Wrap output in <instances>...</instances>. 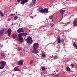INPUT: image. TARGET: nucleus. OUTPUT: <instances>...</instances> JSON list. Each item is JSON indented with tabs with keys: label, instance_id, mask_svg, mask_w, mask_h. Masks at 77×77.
<instances>
[{
	"label": "nucleus",
	"instance_id": "23",
	"mask_svg": "<svg viewBox=\"0 0 77 77\" xmlns=\"http://www.w3.org/2000/svg\"><path fill=\"white\" fill-rule=\"evenodd\" d=\"M18 50L19 51H21V50H22V47H18Z\"/></svg>",
	"mask_w": 77,
	"mask_h": 77
},
{
	"label": "nucleus",
	"instance_id": "40",
	"mask_svg": "<svg viewBox=\"0 0 77 77\" xmlns=\"http://www.w3.org/2000/svg\"><path fill=\"white\" fill-rule=\"evenodd\" d=\"M17 1L18 2H20L21 0H17Z\"/></svg>",
	"mask_w": 77,
	"mask_h": 77
},
{
	"label": "nucleus",
	"instance_id": "34",
	"mask_svg": "<svg viewBox=\"0 0 77 77\" xmlns=\"http://www.w3.org/2000/svg\"><path fill=\"white\" fill-rule=\"evenodd\" d=\"M14 14H10V16H14Z\"/></svg>",
	"mask_w": 77,
	"mask_h": 77
},
{
	"label": "nucleus",
	"instance_id": "39",
	"mask_svg": "<svg viewBox=\"0 0 77 77\" xmlns=\"http://www.w3.org/2000/svg\"><path fill=\"white\" fill-rule=\"evenodd\" d=\"M30 18H32V19H33V18H34V17L31 16H30Z\"/></svg>",
	"mask_w": 77,
	"mask_h": 77
},
{
	"label": "nucleus",
	"instance_id": "16",
	"mask_svg": "<svg viewBox=\"0 0 77 77\" xmlns=\"http://www.w3.org/2000/svg\"><path fill=\"white\" fill-rule=\"evenodd\" d=\"M65 11L64 10H63L60 11V14H63L64 13H63V12H64Z\"/></svg>",
	"mask_w": 77,
	"mask_h": 77
},
{
	"label": "nucleus",
	"instance_id": "24",
	"mask_svg": "<svg viewBox=\"0 0 77 77\" xmlns=\"http://www.w3.org/2000/svg\"><path fill=\"white\" fill-rule=\"evenodd\" d=\"M0 15H1V17H3V14L1 11H0Z\"/></svg>",
	"mask_w": 77,
	"mask_h": 77
},
{
	"label": "nucleus",
	"instance_id": "25",
	"mask_svg": "<svg viewBox=\"0 0 77 77\" xmlns=\"http://www.w3.org/2000/svg\"><path fill=\"white\" fill-rule=\"evenodd\" d=\"M23 36H26V35H27V33H24V32H22Z\"/></svg>",
	"mask_w": 77,
	"mask_h": 77
},
{
	"label": "nucleus",
	"instance_id": "6",
	"mask_svg": "<svg viewBox=\"0 0 77 77\" xmlns=\"http://www.w3.org/2000/svg\"><path fill=\"white\" fill-rule=\"evenodd\" d=\"M17 33H21V32H24V29H23V28H20L17 30Z\"/></svg>",
	"mask_w": 77,
	"mask_h": 77
},
{
	"label": "nucleus",
	"instance_id": "22",
	"mask_svg": "<svg viewBox=\"0 0 77 77\" xmlns=\"http://www.w3.org/2000/svg\"><path fill=\"white\" fill-rule=\"evenodd\" d=\"M42 56L43 57H46V55H45L44 54L42 53Z\"/></svg>",
	"mask_w": 77,
	"mask_h": 77
},
{
	"label": "nucleus",
	"instance_id": "21",
	"mask_svg": "<svg viewBox=\"0 0 77 77\" xmlns=\"http://www.w3.org/2000/svg\"><path fill=\"white\" fill-rule=\"evenodd\" d=\"M36 0H32L31 3L34 5V4L35 3V2H36Z\"/></svg>",
	"mask_w": 77,
	"mask_h": 77
},
{
	"label": "nucleus",
	"instance_id": "7",
	"mask_svg": "<svg viewBox=\"0 0 77 77\" xmlns=\"http://www.w3.org/2000/svg\"><path fill=\"white\" fill-rule=\"evenodd\" d=\"M12 32V30L10 29H8L7 32L8 36H11V33Z\"/></svg>",
	"mask_w": 77,
	"mask_h": 77
},
{
	"label": "nucleus",
	"instance_id": "14",
	"mask_svg": "<svg viewBox=\"0 0 77 77\" xmlns=\"http://www.w3.org/2000/svg\"><path fill=\"white\" fill-rule=\"evenodd\" d=\"M21 5H24L26 3V2L24 0H21Z\"/></svg>",
	"mask_w": 77,
	"mask_h": 77
},
{
	"label": "nucleus",
	"instance_id": "20",
	"mask_svg": "<svg viewBox=\"0 0 77 77\" xmlns=\"http://www.w3.org/2000/svg\"><path fill=\"white\" fill-rule=\"evenodd\" d=\"M66 69L67 71H70V70H71L70 68L68 67H66Z\"/></svg>",
	"mask_w": 77,
	"mask_h": 77
},
{
	"label": "nucleus",
	"instance_id": "38",
	"mask_svg": "<svg viewBox=\"0 0 77 77\" xmlns=\"http://www.w3.org/2000/svg\"><path fill=\"white\" fill-rule=\"evenodd\" d=\"M8 21H11V19H10V18H9L8 19Z\"/></svg>",
	"mask_w": 77,
	"mask_h": 77
},
{
	"label": "nucleus",
	"instance_id": "5",
	"mask_svg": "<svg viewBox=\"0 0 77 77\" xmlns=\"http://www.w3.org/2000/svg\"><path fill=\"white\" fill-rule=\"evenodd\" d=\"M17 64L19 66H21L23 65V61L22 60H20V61H17Z\"/></svg>",
	"mask_w": 77,
	"mask_h": 77
},
{
	"label": "nucleus",
	"instance_id": "43",
	"mask_svg": "<svg viewBox=\"0 0 77 77\" xmlns=\"http://www.w3.org/2000/svg\"><path fill=\"white\" fill-rule=\"evenodd\" d=\"M66 1H69V0H66Z\"/></svg>",
	"mask_w": 77,
	"mask_h": 77
},
{
	"label": "nucleus",
	"instance_id": "8",
	"mask_svg": "<svg viewBox=\"0 0 77 77\" xmlns=\"http://www.w3.org/2000/svg\"><path fill=\"white\" fill-rule=\"evenodd\" d=\"M33 50L32 51V53H34V54H37L39 53L38 50H37V49H33Z\"/></svg>",
	"mask_w": 77,
	"mask_h": 77
},
{
	"label": "nucleus",
	"instance_id": "1",
	"mask_svg": "<svg viewBox=\"0 0 77 77\" xmlns=\"http://www.w3.org/2000/svg\"><path fill=\"white\" fill-rule=\"evenodd\" d=\"M39 12L41 13H44V14L48 13V8H46L44 9L42 7H40L39 9Z\"/></svg>",
	"mask_w": 77,
	"mask_h": 77
},
{
	"label": "nucleus",
	"instance_id": "28",
	"mask_svg": "<svg viewBox=\"0 0 77 77\" xmlns=\"http://www.w3.org/2000/svg\"><path fill=\"white\" fill-rule=\"evenodd\" d=\"M33 62V60H31L29 62V64L30 65H32Z\"/></svg>",
	"mask_w": 77,
	"mask_h": 77
},
{
	"label": "nucleus",
	"instance_id": "44",
	"mask_svg": "<svg viewBox=\"0 0 77 77\" xmlns=\"http://www.w3.org/2000/svg\"><path fill=\"white\" fill-rule=\"evenodd\" d=\"M76 2H77V0L76 1Z\"/></svg>",
	"mask_w": 77,
	"mask_h": 77
},
{
	"label": "nucleus",
	"instance_id": "30",
	"mask_svg": "<svg viewBox=\"0 0 77 77\" xmlns=\"http://www.w3.org/2000/svg\"><path fill=\"white\" fill-rule=\"evenodd\" d=\"M54 77H59V75L58 74H57L55 75Z\"/></svg>",
	"mask_w": 77,
	"mask_h": 77
},
{
	"label": "nucleus",
	"instance_id": "32",
	"mask_svg": "<svg viewBox=\"0 0 77 77\" xmlns=\"http://www.w3.org/2000/svg\"><path fill=\"white\" fill-rule=\"evenodd\" d=\"M71 68H73V67H74V64H71Z\"/></svg>",
	"mask_w": 77,
	"mask_h": 77
},
{
	"label": "nucleus",
	"instance_id": "26",
	"mask_svg": "<svg viewBox=\"0 0 77 77\" xmlns=\"http://www.w3.org/2000/svg\"><path fill=\"white\" fill-rule=\"evenodd\" d=\"M53 15H51V16H50L49 17V18L50 19V20H52V19H53Z\"/></svg>",
	"mask_w": 77,
	"mask_h": 77
},
{
	"label": "nucleus",
	"instance_id": "35",
	"mask_svg": "<svg viewBox=\"0 0 77 77\" xmlns=\"http://www.w3.org/2000/svg\"><path fill=\"white\" fill-rule=\"evenodd\" d=\"M61 41L63 43H64V40L63 39H62Z\"/></svg>",
	"mask_w": 77,
	"mask_h": 77
},
{
	"label": "nucleus",
	"instance_id": "9",
	"mask_svg": "<svg viewBox=\"0 0 77 77\" xmlns=\"http://www.w3.org/2000/svg\"><path fill=\"white\" fill-rule=\"evenodd\" d=\"M19 41L21 43H23V42L24 41V40H23V38L22 37H19Z\"/></svg>",
	"mask_w": 77,
	"mask_h": 77
},
{
	"label": "nucleus",
	"instance_id": "15",
	"mask_svg": "<svg viewBox=\"0 0 77 77\" xmlns=\"http://www.w3.org/2000/svg\"><path fill=\"white\" fill-rule=\"evenodd\" d=\"M12 36L14 38H17V35L16 34H14Z\"/></svg>",
	"mask_w": 77,
	"mask_h": 77
},
{
	"label": "nucleus",
	"instance_id": "17",
	"mask_svg": "<svg viewBox=\"0 0 77 77\" xmlns=\"http://www.w3.org/2000/svg\"><path fill=\"white\" fill-rule=\"evenodd\" d=\"M1 55L2 57H5V54L4 53H1Z\"/></svg>",
	"mask_w": 77,
	"mask_h": 77
},
{
	"label": "nucleus",
	"instance_id": "18",
	"mask_svg": "<svg viewBox=\"0 0 77 77\" xmlns=\"http://www.w3.org/2000/svg\"><path fill=\"white\" fill-rule=\"evenodd\" d=\"M75 48H76V49H77V45H76L75 43H73L72 45Z\"/></svg>",
	"mask_w": 77,
	"mask_h": 77
},
{
	"label": "nucleus",
	"instance_id": "41",
	"mask_svg": "<svg viewBox=\"0 0 77 77\" xmlns=\"http://www.w3.org/2000/svg\"><path fill=\"white\" fill-rule=\"evenodd\" d=\"M53 26H54V24H53L51 26V27H53Z\"/></svg>",
	"mask_w": 77,
	"mask_h": 77
},
{
	"label": "nucleus",
	"instance_id": "42",
	"mask_svg": "<svg viewBox=\"0 0 77 77\" xmlns=\"http://www.w3.org/2000/svg\"><path fill=\"white\" fill-rule=\"evenodd\" d=\"M69 22H67V24H69Z\"/></svg>",
	"mask_w": 77,
	"mask_h": 77
},
{
	"label": "nucleus",
	"instance_id": "31",
	"mask_svg": "<svg viewBox=\"0 0 77 77\" xmlns=\"http://www.w3.org/2000/svg\"><path fill=\"white\" fill-rule=\"evenodd\" d=\"M42 70H45V68L44 67H42Z\"/></svg>",
	"mask_w": 77,
	"mask_h": 77
},
{
	"label": "nucleus",
	"instance_id": "37",
	"mask_svg": "<svg viewBox=\"0 0 77 77\" xmlns=\"http://www.w3.org/2000/svg\"><path fill=\"white\" fill-rule=\"evenodd\" d=\"M29 0H24L25 2V3H26V2H29Z\"/></svg>",
	"mask_w": 77,
	"mask_h": 77
},
{
	"label": "nucleus",
	"instance_id": "10",
	"mask_svg": "<svg viewBox=\"0 0 77 77\" xmlns=\"http://www.w3.org/2000/svg\"><path fill=\"white\" fill-rule=\"evenodd\" d=\"M57 40L59 44H60L61 43V40H60V37H57Z\"/></svg>",
	"mask_w": 77,
	"mask_h": 77
},
{
	"label": "nucleus",
	"instance_id": "4",
	"mask_svg": "<svg viewBox=\"0 0 77 77\" xmlns=\"http://www.w3.org/2000/svg\"><path fill=\"white\" fill-rule=\"evenodd\" d=\"M39 46L38 43H36L33 44V49H37Z\"/></svg>",
	"mask_w": 77,
	"mask_h": 77
},
{
	"label": "nucleus",
	"instance_id": "33",
	"mask_svg": "<svg viewBox=\"0 0 77 77\" xmlns=\"http://www.w3.org/2000/svg\"><path fill=\"white\" fill-rule=\"evenodd\" d=\"M74 21H75V22H76V23H77V18L75 19L74 20Z\"/></svg>",
	"mask_w": 77,
	"mask_h": 77
},
{
	"label": "nucleus",
	"instance_id": "27",
	"mask_svg": "<svg viewBox=\"0 0 77 77\" xmlns=\"http://www.w3.org/2000/svg\"><path fill=\"white\" fill-rule=\"evenodd\" d=\"M33 5L34 4L31 2L29 4V6H30L31 7H32V6H33Z\"/></svg>",
	"mask_w": 77,
	"mask_h": 77
},
{
	"label": "nucleus",
	"instance_id": "36",
	"mask_svg": "<svg viewBox=\"0 0 77 77\" xmlns=\"http://www.w3.org/2000/svg\"><path fill=\"white\" fill-rule=\"evenodd\" d=\"M57 56H55L54 57V59H57Z\"/></svg>",
	"mask_w": 77,
	"mask_h": 77
},
{
	"label": "nucleus",
	"instance_id": "29",
	"mask_svg": "<svg viewBox=\"0 0 77 77\" xmlns=\"http://www.w3.org/2000/svg\"><path fill=\"white\" fill-rule=\"evenodd\" d=\"M17 19H18V17H17V16H15L14 18V19L15 20H17Z\"/></svg>",
	"mask_w": 77,
	"mask_h": 77
},
{
	"label": "nucleus",
	"instance_id": "2",
	"mask_svg": "<svg viewBox=\"0 0 77 77\" xmlns=\"http://www.w3.org/2000/svg\"><path fill=\"white\" fill-rule=\"evenodd\" d=\"M26 40V42L28 44H32L33 43V40L30 36L28 37Z\"/></svg>",
	"mask_w": 77,
	"mask_h": 77
},
{
	"label": "nucleus",
	"instance_id": "12",
	"mask_svg": "<svg viewBox=\"0 0 77 77\" xmlns=\"http://www.w3.org/2000/svg\"><path fill=\"white\" fill-rule=\"evenodd\" d=\"M5 31V29H2L0 31V34H3Z\"/></svg>",
	"mask_w": 77,
	"mask_h": 77
},
{
	"label": "nucleus",
	"instance_id": "3",
	"mask_svg": "<svg viewBox=\"0 0 77 77\" xmlns=\"http://www.w3.org/2000/svg\"><path fill=\"white\" fill-rule=\"evenodd\" d=\"M6 62L5 61H0V64L1 65V67H0V69H3L5 66L6 65Z\"/></svg>",
	"mask_w": 77,
	"mask_h": 77
},
{
	"label": "nucleus",
	"instance_id": "19",
	"mask_svg": "<svg viewBox=\"0 0 77 77\" xmlns=\"http://www.w3.org/2000/svg\"><path fill=\"white\" fill-rule=\"evenodd\" d=\"M77 22H75V21H73V24L74 26H77Z\"/></svg>",
	"mask_w": 77,
	"mask_h": 77
},
{
	"label": "nucleus",
	"instance_id": "13",
	"mask_svg": "<svg viewBox=\"0 0 77 77\" xmlns=\"http://www.w3.org/2000/svg\"><path fill=\"white\" fill-rule=\"evenodd\" d=\"M18 36L19 37H22V36H23V32L19 34Z\"/></svg>",
	"mask_w": 77,
	"mask_h": 77
},
{
	"label": "nucleus",
	"instance_id": "11",
	"mask_svg": "<svg viewBox=\"0 0 77 77\" xmlns=\"http://www.w3.org/2000/svg\"><path fill=\"white\" fill-rule=\"evenodd\" d=\"M14 71H19L18 67L17 66L15 67L14 69Z\"/></svg>",
	"mask_w": 77,
	"mask_h": 77
}]
</instances>
